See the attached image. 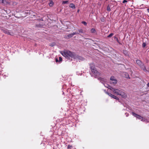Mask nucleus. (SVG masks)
Listing matches in <instances>:
<instances>
[{"label": "nucleus", "mask_w": 149, "mask_h": 149, "mask_svg": "<svg viewBox=\"0 0 149 149\" xmlns=\"http://www.w3.org/2000/svg\"><path fill=\"white\" fill-rule=\"evenodd\" d=\"M104 86L113 91L114 93L121 96L123 98H126L127 96L126 94L123 92L122 90L113 88L107 84L106 85H104Z\"/></svg>", "instance_id": "obj_1"}, {"label": "nucleus", "mask_w": 149, "mask_h": 149, "mask_svg": "<svg viewBox=\"0 0 149 149\" xmlns=\"http://www.w3.org/2000/svg\"><path fill=\"white\" fill-rule=\"evenodd\" d=\"M62 55L65 57L68 58L69 57H73L74 56V54L69 51H65L63 52H61Z\"/></svg>", "instance_id": "obj_2"}, {"label": "nucleus", "mask_w": 149, "mask_h": 149, "mask_svg": "<svg viewBox=\"0 0 149 149\" xmlns=\"http://www.w3.org/2000/svg\"><path fill=\"white\" fill-rule=\"evenodd\" d=\"M136 63L143 70L145 71L146 70V68L144 65L140 60H138L136 61Z\"/></svg>", "instance_id": "obj_3"}, {"label": "nucleus", "mask_w": 149, "mask_h": 149, "mask_svg": "<svg viewBox=\"0 0 149 149\" xmlns=\"http://www.w3.org/2000/svg\"><path fill=\"white\" fill-rule=\"evenodd\" d=\"M91 71L94 75L96 77L99 76L100 75V73L98 72L95 68H93L92 67H91Z\"/></svg>", "instance_id": "obj_4"}, {"label": "nucleus", "mask_w": 149, "mask_h": 149, "mask_svg": "<svg viewBox=\"0 0 149 149\" xmlns=\"http://www.w3.org/2000/svg\"><path fill=\"white\" fill-rule=\"evenodd\" d=\"M73 58L79 61H81L84 60V58L78 55H76L75 54Z\"/></svg>", "instance_id": "obj_5"}, {"label": "nucleus", "mask_w": 149, "mask_h": 149, "mask_svg": "<svg viewBox=\"0 0 149 149\" xmlns=\"http://www.w3.org/2000/svg\"><path fill=\"white\" fill-rule=\"evenodd\" d=\"M110 83L113 84H116L117 83V81L115 79L114 77L111 76L110 78Z\"/></svg>", "instance_id": "obj_6"}, {"label": "nucleus", "mask_w": 149, "mask_h": 149, "mask_svg": "<svg viewBox=\"0 0 149 149\" xmlns=\"http://www.w3.org/2000/svg\"><path fill=\"white\" fill-rule=\"evenodd\" d=\"M3 32L5 33H6L8 35H13V33L10 32L9 31L7 30H2Z\"/></svg>", "instance_id": "obj_7"}, {"label": "nucleus", "mask_w": 149, "mask_h": 149, "mask_svg": "<svg viewBox=\"0 0 149 149\" xmlns=\"http://www.w3.org/2000/svg\"><path fill=\"white\" fill-rule=\"evenodd\" d=\"M132 114L133 116H134L137 118L139 119L140 120L141 119V118H142V116H141L137 115L134 112H132Z\"/></svg>", "instance_id": "obj_8"}, {"label": "nucleus", "mask_w": 149, "mask_h": 149, "mask_svg": "<svg viewBox=\"0 0 149 149\" xmlns=\"http://www.w3.org/2000/svg\"><path fill=\"white\" fill-rule=\"evenodd\" d=\"M70 8H75V5L73 3H71L70 5Z\"/></svg>", "instance_id": "obj_9"}, {"label": "nucleus", "mask_w": 149, "mask_h": 149, "mask_svg": "<svg viewBox=\"0 0 149 149\" xmlns=\"http://www.w3.org/2000/svg\"><path fill=\"white\" fill-rule=\"evenodd\" d=\"M0 3L4 4L5 3H7L6 0H0Z\"/></svg>", "instance_id": "obj_10"}, {"label": "nucleus", "mask_w": 149, "mask_h": 149, "mask_svg": "<svg viewBox=\"0 0 149 149\" xmlns=\"http://www.w3.org/2000/svg\"><path fill=\"white\" fill-rule=\"evenodd\" d=\"M111 97L116 100H119V98L113 95V96Z\"/></svg>", "instance_id": "obj_11"}, {"label": "nucleus", "mask_w": 149, "mask_h": 149, "mask_svg": "<svg viewBox=\"0 0 149 149\" xmlns=\"http://www.w3.org/2000/svg\"><path fill=\"white\" fill-rule=\"evenodd\" d=\"M105 93L107 95H108L109 96L111 97H112V96H113V94H111L110 93H109L108 92H105Z\"/></svg>", "instance_id": "obj_12"}, {"label": "nucleus", "mask_w": 149, "mask_h": 149, "mask_svg": "<svg viewBox=\"0 0 149 149\" xmlns=\"http://www.w3.org/2000/svg\"><path fill=\"white\" fill-rule=\"evenodd\" d=\"M53 2L52 1H51L49 3V5L50 6H52L53 5Z\"/></svg>", "instance_id": "obj_13"}, {"label": "nucleus", "mask_w": 149, "mask_h": 149, "mask_svg": "<svg viewBox=\"0 0 149 149\" xmlns=\"http://www.w3.org/2000/svg\"><path fill=\"white\" fill-rule=\"evenodd\" d=\"M73 36L72 33L68 35V37L69 38H71V37H72Z\"/></svg>", "instance_id": "obj_14"}, {"label": "nucleus", "mask_w": 149, "mask_h": 149, "mask_svg": "<svg viewBox=\"0 0 149 149\" xmlns=\"http://www.w3.org/2000/svg\"><path fill=\"white\" fill-rule=\"evenodd\" d=\"M107 11H110L111 10V9L110 8V7L109 6H108L107 7Z\"/></svg>", "instance_id": "obj_15"}, {"label": "nucleus", "mask_w": 149, "mask_h": 149, "mask_svg": "<svg viewBox=\"0 0 149 149\" xmlns=\"http://www.w3.org/2000/svg\"><path fill=\"white\" fill-rule=\"evenodd\" d=\"M91 31L92 33H95V30L94 29H91Z\"/></svg>", "instance_id": "obj_16"}, {"label": "nucleus", "mask_w": 149, "mask_h": 149, "mask_svg": "<svg viewBox=\"0 0 149 149\" xmlns=\"http://www.w3.org/2000/svg\"><path fill=\"white\" fill-rule=\"evenodd\" d=\"M113 33H111V34H110L109 35L107 36V37L108 38H110V37H111L112 36H113Z\"/></svg>", "instance_id": "obj_17"}, {"label": "nucleus", "mask_w": 149, "mask_h": 149, "mask_svg": "<svg viewBox=\"0 0 149 149\" xmlns=\"http://www.w3.org/2000/svg\"><path fill=\"white\" fill-rule=\"evenodd\" d=\"M140 120H141V121H145L146 119L142 117V118H141V119Z\"/></svg>", "instance_id": "obj_18"}, {"label": "nucleus", "mask_w": 149, "mask_h": 149, "mask_svg": "<svg viewBox=\"0 0 149 149\" xmlns=\"http://www.w3.org/2000/svg\"><path fill=\"white\" fill-rule=\"evenodd\" d=\"M68 1H63V4H66L68 3Z\"/></svg>", "instance_id": "obj_19"}, {"label": "nucleus", "mask_w": 149, "mask_h": 149, "mask_svg": "<svg viewBox=\"0 0 149 149\" xmlns=\"http://www.w3.org/2000/svg\"><path fill=\"white\" fill-rule=\"evenodd\" d=\"M146 45V43L144 42L142 44V46L143 47H144Z\"/></svg>", "instance_id": "obj_20"}, {"label": "nucleus", "mask_w": 149, "mask_h": 149, "mask_svg": "<svg viewBox=\"0 0 149 149\" xmlns=\"http://www.w3.org/2000/svg\"><path fill=\"white\" fill-rule=\"evenodd\" d=\"M72 34L73 36H74V35L78 34H79V33H78L77 32H74V33H72Z\"/></svg>", "instance_id": "obj_21"}, {"label": "nucleus", "mask_w": 149, "mask_h": 149, "mask_svg": "<svg viewBox=\"0 0 149 149\" xmlns=\"http://www.w3.org/2000/svg\"><path fill=\"white\" fill-rule=\"evenodd\" d=\"M78 31L79 33H83V30L82 29L79 30Z\"/></svg>", "instance_id": "obj_22"}, {"label": "nucleus", "mask_w": 149, "mask_h": 149, "mask_svg": "<svg viewBox=\"0 0 149 149\" xmlns=\"http://www.w3.org/2000/svg\"><path fill=\"white\" fill-rule=\"evenodd\" d=\"M82 23L85 25H86L87 24V23L85 22H82Z\"/></svg>", "instance_id": "obj_23"}, {"label": "nucleus", "mask_w": 149, "mask_h": 149, "mask_svg": "<svg viewBox=\"0 0 149 149\" xmlns=\"http://www.w3.org/2000/svg\"><path fill=\"white\" fill-rule=\"evenodd\" d=\"M127 2V1L126 0H124L123 1V3H125Z\"/></svg>", "instance_id": "obj_24"}, {"label": "nucleus", "mask_w": 149, "mask_h": 149, "mask_svg": "<svg viewBox=\"0 0 149 149\" xmlns=\"http://www.w3.org/2000/svg\"><path fill=\"white\" fill-rule=\"evenodd\" d=\"M62 60V58L61 57H59V61H61Z\"/></svg>", "instance_id": "obj_25"}, {"label": "nucleus", "mask_w": 149, "mask_h": 149, "mask_svg": "<svg viewBox=\"0 0 149 149\" xmlns=\"http://www.w3.org/2000/svg\"><path fill=\"white\" fill-rule=\"evenodd\" d=\"M98 79H99L100 81H102V80L103 79L102 78H99Z\"/></svg>", "instance_id": "obj_26"}, {"label": "nucleus", "mask_w": 149, "mask_h": 149, "mask_svg": "<svg viewBox=\"0 0 149 149\" xmlns=\"http://www.w3.org/2000/svg\"><path fill=\"white\" fill-rule=\"evenodd\" d=\"M71 147H72V146L70 145H68V148H70Z\"/></svg>", "instance_id": "obj_27"}, {"label": "nucleus", "mask_w": 149, "mask_h": 149, "mask_svg": "<svg viewBox=\"0 0 149 149\" xmlns=\"http://www.w3.org/2000/svg\"><path fill=\"white\" fill-rule=\"evenodd\" d=\"M132 73H133L132 71V70H130V74H132Z\"/></svg>", "instance_id": "obj_28"}, {"label": "nucleus", "mask_w": 149, "mask_h": 149, "mask_svg": "<svg viewBox=\"0 0 149 149\" xmlns=\"http://www.w3.org/2000/svg\"><path fill=\"white\" fill-rule=\"evenodd\" d=\"M126 78H130L129 77V76L128 75H127V76H126Z\"/></svg>", "instance_id": "obj_29"}, {"label": "nucleus", "mask_w": 149, "mask_h": 149, "mask_svg": "<svg viewBox=\"0 0 149 149\" xmlns=\"http://www.w3.org/2000/svg\"><path fill=\"white\" fill-rule=\"evenodd\" d=\"M147 11L148 13H149V9H147Z\"/></svg>", "instance_id": "obj_30"}, {"label": "nucleus", "mask_w": 149, "mask_h": 149, "mask_svg": "<svg viewBox=\"0 0 149 149\" xmlns=\"http://www.w3.org/2000/svg\"><path fill=\"white\" fill-rule=\"evenodd\" d=\"M147 85H148V86L149 87V83H148V84H147Z\"/></svg>", "instance_id": "obj_31"}, {"label": "nucleus", "mask_w": 149, "mask_h": 149, "mask_svg": "<svg viewBox=\"0 0 149 149\" xmlns=\"http://www.w3.org/2000/svg\"><path fill=\"white\" fill-rule=\"evenodd\" d=\"M104 19H102L101 21H102V22H104Z\"/></svg>", "instance_id": "obj_32"}, {"label": "nucleus", "mask_w": 149, "mask_h": 149, "mask_svg": "<svg viewBox=\"0 0 149 149\" xmlns=\"http://www.w3.org/2000/svg\"><path fill=\"white\" fill-rule=\"evenodd\" d=\"M58 61V60L57 58L56 59V61L57 62Z\"/></svg>", "instance_id": "obj_33"}, {"label": "nucleus", "mask_w": 149, "mask_h": 149, "mask_svg": "<svg viewBox=\"0 0 149 149\" xmlns=\"http://www.w3.org/2000/svg\"><path fill=\"white\" fill-rule=\"evenodd\" d=\"M79 10H78L77 11V12H79Z\"/></svg>", "instance_id": "obj_34"}, {"label": "nucleus", "mask_w": 149, "mask_h": 149, "mask_svg": "<svg viewBox=\"0 0 149 149\" xmlns=\"http://www.w3.org/2000/svg\"><path fill=\"white\" fill-rule=\"evenodd\" d=\"M148 36H149V34L148 35Z\"/></svg>", "instance_id": "obj_35"}]
</instances>
